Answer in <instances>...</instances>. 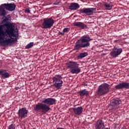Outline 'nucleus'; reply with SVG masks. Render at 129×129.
<instances>
[{
	"mask_svg": "<svg viewBox=\"0 0 129 129\" xmlns=\"http://www.w3.org/2000/svg\"><path fill=\"white\" fill-rule=\"evenodd\" d=\"M8 129H16V125H14L13 124H11L9 126Z\"/></svg>",
	"mask_w": 129,
	"mask_h": 129,
	"instance_id": "nucleus-24",
	"label": "nucleus"
},
{
	"mask_svg": "<svg viewBox=\"0 0 129 129\" xmlns=\"http://www.w3.org/2000/svg\"><path fill=\"white\" fill-rule=\"evenodd\" d=\"M67 67L70 69L72 74H79L81 72V68L79 67V64L76 61H69Z\"/></svg>",
	"mask_w": 129,
	"mask_h": 129,
	"instance_id": "nucleus-4",
	"label": "nucleus"
},
{
	"mask_svg": "<svg viewBox=\"0 0 129 129\" xmlns=\"http://www.w3.org/2000/svg\"><path fill=\"white\" fill-rule=\"evenodd\" d=\"M53 85L57 89H60L63 84V81H62V77L60 75H56L53 78Z\"/></svg>",
	"mask_w": 129,
	"mask_h": 129,
	"instance_id": "nucleus-8",
	"label": "nucleus"
},
{
	"mask_svg": "<svg viewBox=\"0 0 129 129\" xmlns=\"http://www.w3.org/2000/svg\"><path fill=\"white\" fill-rule=\"evenodd\" d=\"M34 46V43L33 42H30L29 44H28L26 46H25V49H30L32 48Z\"/></svg>",
	"mask_w": 129,
	"mask_h": 129,
	"instance_id": "nucleus-22",
	"label": "nucleus"
},
{
	"mask_svg": "<svg viewBox=\"0 0 129 129\" xmlns=\"http://www.w3.org/2000/svg\"><path fill=\"white\" fill-rule=\"evenodd\" d=\"M70 31V28H65L63 29L62 32L63 34L65 35V33H68Z\"/></svg>",
	"mask_w": 129,
	"mask_h": 129,
	"instance_id": "nucleus-23",
	"label": "nucleus"
},
{
	"mask_svg": "<svg viewBox=\"0 0 129 129\" xmlns=\"http://www.w3.org/2000/svg\"><path fill=\"white\" fill-rule=\"evenodd\" d=\"M86 56H88V53L84 52L80 53L78 57L79 58H84V57H86Z\"/></svg>",
	"mask_w": 129,
	"mask_h": 129,
	"instance_id": "nucleus-21",
	"label": "nucleus"
},
{
	"mask_svg": "<svg viewBox=\"0 0 129 129\" xmlns=\"http://www.w3.org/2000/svg\"><path fill=\"white\" fill-rule=\"evenodd\" d=\"M128 19H129V16L128 17Z\"/></svg>",
	"mask_w": 129,
	"mask_h": 129,
	"instance_id": "nucleus-31",
	"label": "nucleus"
},
{
	"mask_svg": "<svg viewBox=\"0 0 129 129\" xmlns=\"http://www.w3.org/2000/svg\"><path fill=\"white\" fill-rule=\"evenodd\" d=\"M60 4V1L56 0L54 3L53 5H55V6H57Z\"/></svg>",
	"mask_w": 129,
	"mask_h": 129,
	"instance_id": "nucleus-26",
	"label": "nucleus"
},
{
	"mask_svg": "<svg viewBox=\"0 0 129 129\" xmlns=\"http://www.w3.org/2000/svg\"><path fill=\"white\" fill-rule=\"evenodd\" d=\"M109 85L107 83H103L100 85L98 87V91H97V94L99 96H102V95H105L107 93L109 92Z\"/></svg>",
	"mask_w": 129,
	"mask_h": 129,
	"instance_id": "nucleus-6",
	"label": "nucleus"
},
{
	"mask_svg": "<svg viewBox=\"0 0 129 129\" xmlns=\"http://www.w3.org/2000/svg\"><path fill=\"white\" fill-rule=\"evenodd\" d=\"M104 127V123L101 119L98 120L95 124L96 129H103Z\"/></svg>",
	"mask_w": 129,
	"mask_h": 129,
	"instance_id": "nucleus-14",
	"label": "nucleus"
},
{
	"mask_svg": "<svg viewBox=\"0 0 129 129\" xmlns=\"http://www.w3.org/2000/svg\"><path fill=\"white\" fill-rule=\"evenodd\" d=\"M73 110H74V113H75L76 115H80V114L83 112V108H82V107L73 108Z\"/></svg>",
	"mask_w": 129,
	"mask_h": 129,
	"instance_id": "nucleus-17",
	"label": "nucleus"
},
{
	"mask_svg": "<svg viewBox=\"0 0 129 129\" xmlns=\"http://www.w3.org/2000/svg\"><path fill=\"white\" fill-rule=\"evenodd\" d=\"M115 89L119 90V89H129V83L127 82H122L120 83L115 87Z\"/></svg>",
	"mask_w": 129,
	"mask_h": 129,
	"instance_id": "nucleus-12",
	"label": "nucleus"
},
{
	"mask_svg": "<svg viewBox=\"0 0 129 129\" xmlns=\"http://www.w3.org/2000/svg\"><path fill=\"white\" fill-rule=\"evenodd\" d=\"M78 93L79 94L80 96H87L89 94V92L86 89H83L78 92Z\"/></svg>",
	"mask_w": 129,
	"mask_h": 129,
	"instance_id": "nucleus-19",
	"label": "nucleus"
},
{
	"mask_svg": "<svg viewBox=\"0 0 129 129\" xmlns=\"http://www.w3.org/2000/svg\"><path fill=\"white\" fill-rule=\"evenodd\" d=\"M113 6V5H112L111 3L107 4L105 3L104 4V7L105 10H107V11H111V9H112Z\"/></svg>",
	"mask_w": 129,
	"mask_h": 129,
	"instance_id": "nucleus-20",
	"label": "nucleus"
},
{
	"mask_svg": "<svg viewBox=\"0 0 129 129\" xmlns=\"http://www.w3.org/2000/svg\"><path fill=\"white\" fill-rule=\"evenodd\" d=\"M42 102L44 104L38 103L34 107V110H35V111H40V110H41L42 112L46 113L51 109L49 105H53L56 103V99L52 98L47 99L43 98L42 100Z\"/></svg>",
	"mask_w": 129,
	"mask_h": 129,
	"instance_id": "nucleus-2",
	"label": "nucleus"
},
{
	"mask_svg": "<svg viewBox=\"0 0 129 129\" xmlns=\"http://www.w3.org/2000/svg\"><path fill=\"white\" fill-rule=\"evenodd\" d=\"M81 14H85L87 16H91L93 13L96 12V8H83L79 10Z\"/></svg>",
	"mask_w": 129,
	"mask_h": 129,
	"instance_id": "nucleus-10",
	"label": "nucleus"
},
{
	"mask_svg": "<svg viewBox=\"0 0 129 129\" xmlns=\"http://www.w3.org/2000/svg\"><path fill=\"white\" fill-rule=\"evenodd\" d=\"M92 39L88 35H85L82 36L80 39L78 40L75 43L74 47V50H80L82 48H87L90 46V42Z\"/></svg>",
	"mask_w": 129,
	"mask_h": 129,
	"instance_id": "nucleus-3",
	"label": "nucleus"
},
{
	"mask_svg": "<svg viewBox=\"0 0 129 129\" xmlns=\"http://www.w3.org/2000/svg\"><path fill=\"white\" fill-rule=\"evenodd\" d=\"M16 6L15 4H2L0 6V13H1V15L2 16H6V9L7 11H9V12H13V11H15L16 9Z\"/></svg>",
	"mask_w": 129,
	"mask_h": 129,
	"instance_id": "nucleus-5",
	"label": "nucleus"
},
{
	"mask_svg": "<svg viewBox=\"0 0 129 129\" xmlns=\"http://www.w3.org/2000/svg\"><path fill=\"white\" fill-rule=\"evenodd\" d=\"M24 12L25 13H26V14H30L31 13V11H30V9L29 8H26L24 10Z\"/></svg>",
	"mask_w": 129,
	"mask_h": 129,
	"instance_id": "nucleus-25",
	"label": "nucleus"
},
{
	"mask_svg": "<svg viewBox=\"0 0 129 129\" xmlns=\"http://www.w3.org/2000/svg\"><path fill=\"white\" fill-rule=\"evenodd\" d=\"M54 24H55V21L52 17L44 18L42 23L41 28L42 29H51Z\"/></svg>",
	"mask_w": 129,
	"mask_h": 129,
	"instance_id": "nucleus-7",
	"label": "nucleus"
},
{
	"mask_svg": "<svg viewBox=\"0 0 129 129\" xmlns=\"http://www.w3.org/2000/svg\"><path fill=\"white\" fill-rule=\"evenodd\" d=\"M103 129H109V128H108V127H106V128H104Z\"/></svg>",
	"mask_w": 129,
	"mask_h": 129,
	"instance_id": "nucleus-30",
	"label": "nucleus"
},
{
	"mask_svg": "<svg viewBox=\"0 0 129 129\" xmlns=\"http://www.w3.org/2000/svg\"><path fill=\"white\" fill-rule=\"evenodd\" d=\"M58 35H62V36H63L64 33L63 32V31H62V32H59L58 33Z\"/></svg>",
	"mask_w": 129,
	"mask_h": 129,
	"instance_id": "nucleus-27",
	"label": "nucleus"
},
{
	"mask_svg": "<svg viewBox=\"0 0 129 129\" xmlns=\"http://www.w3.org/2000/svg\"><path fill=\"white\" fill-rule=\"evenodd\" d=\"M56 129H65V128H62V127H57L56 128Z\"/></svg>",
	"mask_w": 129,
	"mask_h": 129,
	"instance_id": "nucleus-29",
	"label": "nucleus"
},
{
	"mask_svg": "<svg viewBox=\"0 0 129 129\" xmlns=\"http://www.w3.org/2000/svg\"><path fill=\"white\" fill-rule=\"evenodd\" d=\"M7 29L5 31L0 26V44L3 46H7L9 44H13L16 42L19 37L18 29L13 23H8L6 25Z\"/></svg>",
	"mask_w": 129,
	"mask_h": 129,
	"instance_id": "nucleus-1",
	"label": "nucleus"
},
{
	"mask_svg": "<svg viewBox=\"0 0 129 129\" xmlns=\"http://www.w3.org/2000/svg\"><path fill=\"white\" fill-rule=\"evenodd\" d=\"M79 8H80L79 4H78V3H73L71 4V5L69 6V9L71 11H76V10L79 9Z\"/></svg>",
	"mask_w": 129,
	"mask_h": 129,
	"instance_id": "nucleus-18",
	"label": "nucleus"
},
{
	"mask_svg": "<svg viewBox=\"0 0 129 129\" xmlns=\"http://www.w3.org/2000/svg\"><path fill=\"white\" fill-rule=\"evenodd\" d=\"M17 114L19 118H20V119L26 118L28 116V110H27V108L23 107L20 109L17 112Z\"/></svg>",
	"mask_w": 129,
	"mask_h": 129,
	"instance_id": "nucleus-9",
	"label": "nucleus"
},
{
	"mask_svg": "<svg viewBox=\"0 0 129 129\" xmlns=\"http://www.w3.org/2000/svg\"><path fill=\"white\" fill-rule=\"evenodd\" d=\"M75 27H78L79 28H81V29H87V26L83 22H75L73 23Z\"/></svg>",
	"mask_w": 129,
	"mask_h": 129,
	"instance_id": "nucleus-16",
	"label": "nucleus"
},
{
	"mask_svg": "<svg viewBox=\"0 0 129 129\" xmlns=\"http://www.w3.org/2000/svg\"><path fill=\"white\" fill-rule=\"evenodd\" d=\"M21 88H20L19 87H15V89L16 90H19V89H20Z\"/></svg>",
	"mask_w": 129,
	"mask_h": 129,
	"instance_id": "nucleus-28",
	"label": "nucleus"
},
{
	"mask_svg": "<svg viewBox=\"0 0 129 129\" xmlns=\"http://www.w3.org/2000/svg\"><path fill=\"white\" fill-rule=\"evenodd\" d=\"M0 76L2 79H7L10 78L11 75L7 72V70L2 69L0 70Z\"/></svg>",
	"mask_w": 129,
	"mask_h": 129,
	"instance_id": "nucleus-13",
	"label": "nucleus"
},
{
	"mask_svg": "<svg viewBox=\"0 0 129 129\" xmlns=\"http://www.w3.org/2000/svg\"><path fill=\"white\" fill-rule=\"evenodd\" d=\"M122 52V49L114 47L112 51L110 53V55L113 58H116V57L119 56L120 54H121Z\"/></svg>",
	"mask_w": 129,
	"mask_h": 129,
	"instance_id": "nucleus-11",
	"label": "nucleus"
},
{
	"mask_svg": "<svg viewBox=\"0 0 129 129\" xmlns=\"http://www.w3.org/2000/svg\"><path fill=\"white\" fill-rule=\"evenodd\" d=\"M120 102H121V101L118 99H113L111 100V104L112 105L113 109H116V108H118L117 105L120 104Z\"/></svg>",
	"mask_w": 129,
	"mask_h": 129,
	"instance_id": "nucleus-15",
	"label": "nucleus"
}]
</instances>
